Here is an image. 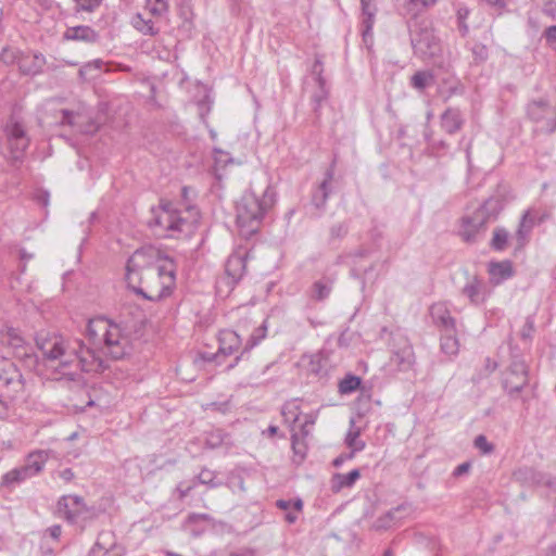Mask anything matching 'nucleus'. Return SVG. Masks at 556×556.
<instances>
[{
	"mask_svg": "<svg viewBox=\"0 0 556 556\" xmlns=\"http://www.w3.org/2000/svg\"><path fill=\"white\" fill-rule=\"evenodd\" d=\"M218 350L216 353H203L202 358L205 362H216L219 363L220 356H229L232 355L241 345V338L233 330H222L218 336Z\"/></svg>",
	"mask_w": 556,
	"mask_h": 556,
	"instance_id": "ddd939ff",
	"label": "nucleus"
},
{
	"mask_svg": "<svg viewBox=\"0 0 556 556\" xmlns=\"http://www.w3.org/2000/svg\"><path fill=\"white\" fill-rule=\"evenodd\" d=\"M527 113L533 122L541 125V130L548 132V123L553 117L554 109L545 99L530 102Z\"/></svg>",
	"mask_w": 556,
	"mask_h": 556,
	"instance_id": "dca6fc26",
	"label": "nucleus"
},
{
	"mask_svg": "<svg viewBox=\"0 0 556 556\" xmlns=\"http://www.w3.org/2000/svg\"><path fill=\"white\" fill-rule=\"evenodd\" d=\"M194 488H195V482H192V483H189L186 481L179 482L176 488V492L178 493V498L184 500Z\"/></svg>",
	"mask_w": 556,
	"mask_h": 556,
	"instance_id": "603ef678",
	"label": "nucleus"
},
{
	"mask_svg": "<svg viewBox=\"0 0 556 556\" xmlns=\"http://www.w3.org/2000/svg\"><path fill=\"white\" fill-rule=\"evenodd\" d=\"M361 478L359 469L355 468L348 473H333L330 480V488L333 493H339L343 489H351Z\"/></svg>",
	"mask_w": 556,
	"mask_h": 556,
	"instance_id": "393cba45",
	"label": "nucleus"
},
{
	"mask_svg": "<svg viewBox=\"0 0 556 556\" xmlns=\"http://www.w3.org/2000/svg\"><path fill=\"white\" fill-rule=\"evenodd\" d=\"M227 434L224 431L215 430L207 434L205 443L208 447L215 448L220 446L225 442Z\"/></svg>",
	"mask_w": 556,
	"mask_h": 556,
	"instance_id": "a18cd8bd",
	"label": "nucleus"
},
{
	"mask_svg": "<svg viewBox=\"0 0 556 556\" xmlns=\"http://www.w3.org/2000/svg\"><path fill=\"white\" fill-rule=\"evenodd\" d=\"M245 255L239 253L231 254L226 262L225 276L239 281L245 273Z\"/></svg>",
	"mask_w": 556,
	"mask_h": 556,
	"instance_id": "bb28decb",
	"label": "nucleus"
},
{
	"mask_svg": "<svg viewBox=\"0 0 556 556\" xmlns=\"http://www.w3.org/2000/svg\"><path fill=\"white\" fill-rule=\"evenodd\" d=\"M1 56L5 61H16L20 71L25 75L39 74L46 64V58L41 53L25 54L11 49H3Z\"/></svg>",
	"mask_w": 556,
	"mask_h": 556,
	"instance_id": "9b49d317",
	"label": "nucleus"
},
{
	"mask_svg": "<svg viewBox=\"0 0 556 556\" xmlns=\"http://www.w3.org/2000/svg\"><path fill=\"white\" fill-rule=\"evenodd\" d=\"M472 54L476 61L483 62L488 59V48L482 43H476L472 47Z\"/></svg>",
	"mask_w": 556,
	"mask_h": 556,
	"instance_id": "5fc2aeb1",
	"label": "nucleus"
},
{
	"mask_svg": "<svg viewBox=\"0 0 556 556\" xmlns=\"http://www.w3.org/2000/svg\"><path fill=\"white\" fill-rule=\"evenodd\" d=\"M64 38L67 40L92 41L96 39V33L89 26H75L66 29Z\"/></svg>",
	"mask_w": 556,
	"mask_h": 556,
	"instance_id": "72a5a7b5",
	"label": "nucleus"
},
{
	"mask_svg": "<svg viewBox=\"0 0 556 556\" xmlns=\"http://www.w3.org/2000/svg\"><path fill=\"white\" fill-rule=\"evenodd\" d=\"M313 74L315 75V80L318 84V86H323L325 81V78L323 76L324 67L323 62L319 59H316L313 64Z\"/></svg>",
	"mask_w": 556,
	"mask_h": 556,
	"instance_id": "864d4df0",
	"label": "nucleus"
},
{
	"mask_svg": "<svg viewBox=\"0 0 556 556\" xmlns=\"http://www.w3.org/2000/svg\"><path fill=\"white\" fill-rule=\"evenodd\" d=\"M274 192L267 187L262 197L247 191L237 203V225L245 237L255 233L267 212L274 205Z\"/></svg>",
	"mask_w": 556,
	"mask_h": 556,
	"instance_id": "39448f33",
	"label": "nucleus"
},
{
	"mask_svg": "<svg viewBox=\"0 0 556 556\" xmlns=\"http://www.w3.org/2000/svg\"><path fill=\"white\" fill-rule=\"evenodd\" d=\"M528 384V369L522 361H515L509 366L505 378L504 389L509 395L518 394Z\"/></svg>",
	"mask_w": 556,
	"mask_h": 556,
	"instance_id": "4468645a",
	"label": "nucleus"
},
{
	"mask_svg": "<svg viewBox=\"0 0 556 556\" xmlns=\"http://www.w3.org/2000/svg\"><path fill=\"white\" fill-rule=\"evenodd\" d=\"M361 429L355 427L354 419L350 420V429L345 435V444L353 452L358 453L362 452L366 444L363 440L359 439Z\"/></svg>",
	"mask_w": 556,
	"mask_h": 556,
	"instance_id": "473e14b6",
	"label": "nucleus"
},
{
	"mask_svg": "<svg viewBox=\"0 0 556 556\" xmlns=\"http://www.w3.org/2000/svg\"><path fill=\"white\" fill-rule=\"evenodd\" d=\"M511 238L513 237L506 228L496 227L493 230L490 248L495 252H503L508 248L509 243L511 244Z\"/></svg>",
	"mask_w": 556,
	"mask_h": 556,
	"instance_id": "7c9ffc66",
	"label": "nucleus"
},
{
	"mask_svg": "<svg viewBox=\"0 0 556 556\" xmlns=\"http://www.w3.org/2000/svg\"><path fill=\"white\" fill-rule=\"evenodd\" d=\"M61 113H62L61 124H63V125H71V126L77 125L78 126L79 122L84 118V116L81 114H76L68 110H62Z\"/></svg>",
	"mask_w": 556,
	"mask_h": 556,
	"instance_id": "de8ad7c7",
	"label": "nucleus"
},
{
	"mask_svg": "<svg viewBox=\"0 0 556 556\" xmlns=\"http://www.w3.org/2000/svg\"><path fill=\"white\" fill-rule=\"evenodd\" d=\"M377 12L376 2H362L361 33L365 43L372 40V27Z\"/></svg>",
	"mask_w": 556,
	"mask_h": 556,
	"instance_id": "4be33fe9",
	"label": "nucleus"
},
{
	"mask_svg": "<svg viewBox=\"0 0 556 556\" xmlns=\"http://www.w3.org/2000/svg\"><path fill=\"white\" fill-rule=\"evenodd\" d=\"M125 548L116 541L112 531H101L88 556H124Z\"/></svg>",
	"mask_w": 556,
	"mask_h": 556,
	"instance_id": "2eb2a0df",
	"label": "nucleus"
},
{
	"mask_svg": "<svg viewBox=\"0 0 556 556\" xmlns=\"http://www.w3.org/2000/svg\"><path fill=\"white\" fill-rule=\"evenodd\" d=\"M101 2H87V4H83L81 7L77 8L76 11H93Z\"/></svg>",
	"mask_w": 556,
	"mask_h": 556,
	"instance_id": "774afa93",
	"label": "nucleus"
},
{
	"mask_svg": "<svg viewBox=\"0 0 556 556\" xmlns=\"http://www.w3.org/2000/svg\"><path fill=\"white\" fill-rule=\"evenodd\" d=\"M544 38L546 43L553 48H555L556 43V25L549 26L544 31Z\"/></svg>",
	"mask_w": 556,
	"mask_h": 556,
	"instance_id": "6e6d98bb",
	"label": "nucleus"
},
{
	"mask_svg": "<svg viewBox=\"0 0 556 556\" xmlns=\"http://www.w3.org/2000/svg\"><path fill=\"white\" fill-rule=\"evenodd\" d=\"M267 331H268V323H267V319H265L261 326H258L257 328H255L253 330V332L251 333L249 340L247 341V343L243 348L241 355L243 353L250 352L252 349L257 346L267 337Z\"/></svg>",
	"mask_w": 556,
	"mask_h": 556,
	"instance_id": "f704fd0d",
	"label": "nucleus"
},
{
	"mask_svg": "<svg viewBox=\"0 0 556 556\" xmlns=\"http://www.w3.org/2000/svg\"><path fill=\"white\" fill-rule=\"evenodd\" d=\"M466 281L460 294L473 306H482L491 296V289L484 279L476 274L465 273Z\"/></svg>",
	"mask_w": 556,
	"mask_h": 556,
	"instance_id": "9d476101",
	"label": "nucleus"
},
{
	"mask_svg": "<svg viewBox=\"0 0 556 556\" xmlns=\"http://www.w3.org/2000/svg\"><path fill=\"white\" fill-rule=\"evenodd\" d=\"M543 13L551 16L553 20H556V2H545Z\"/></svg>",
	"mask_w": 556,
	"mask_h": 556,
	"instance_id": "bf43d9fd",
	"label": "nucleus"
},
{
	"mask_svg": "<svg viewBox=\"0 0 556 556\" xmlns=\"http://www.w3.org/2000/svg\"><path fill=\"white\" fill-rule=\"evenodd\" d=\"M58 477L68 483L75 478V475L71 468H64L58 471Z\"/></svg>",
	"mask_w": 556,
	"mask_h": 556,
	"instance_id": "13d9d810",
	"label": "nucleus"
},
{
	"mask_svg": "<svg viewBox=\"0 0 556 556\" xmlns=\"http://www.w3.org/2000/svg\"><path fill=\"white\" fill-rule=\"evenodd\" d=\"M237 282L238 281H235V279H231L225 275L219 277L215 283L216 295L222 299L227 298L235 289Z\"/></svg>",
	"mask_w": 556,
	"mask_h": 556,
	"instance_id": "58836bf2",
	"label": "nucleus"
},
{
	"mask_svg": "<svg viewBox=\"0 0 556 556\" xmlns=\"http://www.w3.org/2000/svg\"><path fill=\"white\" fill-rule=\"evenodd\" d=\"M211 517L207 514H190L184 522V529L193 536H200L204 531V522H210Z\"/></svg>",
	"mask_w": 556,
	"mask_h": 556,
	"instance_id": "c85d7f7f",
	"label": "nucleus"
},
{
	"mask_svg": "<svg viewBox=\"0 0 556 556\" xmlns=\"http://www.w3.org/2000/svg\"><path fill=\"white\" fill-rule=\"evenodd\" d=\"M440 119L442 129L448 135L456 134L465 124L464 115L457 108H447Z\"/></svg>",
	"mask_w": 556,
	"mask_h": 556,
	"instance_id": "5701e85b",
	"label": "nucleus"
},
{
	"mask_svg": "<svg viewBox=\"0 0 556 556\" xmlns=\"http://www.w3.org/2000/svg\"><path fill=\"white\" fill-rule=\"evenodd\" d=\"M534 226V217L531 215V211H526L520 220L515 235L511 238V245L514 247L515 253L525 249L530 240V235Z\"/></svg>",
	"mask_w": 556,
	"mask_h": 556,
	"instance_id": "f3484780",
	"label": "nucleus"
},
{
	"mask_svg": "<svg viewBox=\"0 0 556 556\" xmlns=\"http://www.w3.org/2000/svg\"><path fill=\"white\" fill-rule=\"evenodd\" d=\"M49 193L46 192V191H40L38 194H37V199L39 201V203H41L43 206H47L49 204Z\"/></svg>",
	"mask_w": 556,
	"mask_h": 556,
	"instance_id": "338daca9",
	"label": "nucleus"
},
{
	"mask_svg": "<svg viewBox=\"0 0 556 556\" xmlns=\"http://www.w3.org/2000/svg\"><path fill=\"white\" fill-rule=\"evenodd\" d=\"M87 336L93 345L100 346L113 359H121L131 351L129 337L123 332L119 325L105 317L90 319Z\"/></svg>",
	"mask_w": 556,
	"mask_h": 556,
	"instance_id": "7ed1b4c3",
	"label": "nucleus"
},
{
	"mask_svg": "<svg viewBox=\"0 0 556 556\" xmlns=\"http://www.w3.org/2000/svg\"><path fill=\"white\" fill-rule=\"evenodd\" d=\"M47 531H48L49 535H50L52 539H54V540H59V538H60V536H61V534H62V528H61V526H59V525H54V526H52V527L48 528V530H47Z\"/></svg>",
	"mask_w": 556,
	"mask_h": 556,
	"instance_id": "680f3d73",
	"label": "nucleus"
},
{
	"mask_svg": "<svg viewBox=\"0 0 556 556\" xmlns=\"http://www.w3.org/2000/svg\"><path fill=\"white\" fill-rule=\"evenodd\" d=\"M332 289L331 281L318 280L312 286V298L316 301H323L330 295Z\"/></svg>",
	"mask_w": 556,
	"mask_h": 556,
	"instance_id": "a19ab883",
	"label": "nucleus"
},
{
	"mask_svg": "<svg viewBox=\"0 0 556 556\" xmlns=\"http://www.w3.org/2000/svg\"><path fill=\"white\" fill-rule=\"evenodd\" d=\"M489 282L496 287L515 275L513 262L509 260L491 261L488 264Z\"/></svg>",
	"mask_w": 556,
	"mask_h": 556,
	"instance_id": "a211bd4d",
	"label": "nucleus"
},
{
	"mask_svg": "<svg viewBox=\"0 0 556 556\" xmlns=\"http://www.w3.org/2000/svg\"><path fill=\"white\" fill-rule=\"evenodd\" d=\"M291 444L294 455L299 458V462L303 460L306 456L307 446L304 439H300L298 433H292Z\"/></svg>",
	"mask_w": 556,
	"mask_h": 556,
	"instance_id": "37998d69",
	"label": "nucleus"
},
{
	"mask_svg": "<svg viewBox=\"0 0 556 556\" xmlns=\"http://www.w3.org/2000/svg\"><path fill=\"white\" fill-rule=\"evenodd\" d=\"M328 91L326 89V83H324L323 86H319L318 92H316L312 100L314 102V111H318V109L321 106L323 102L327 99Z\"/></svg>",
	"mask_w": 556,
	"mask_h": 556,
	"instance_id": "3c124183",
	"label": "nucleus"
},
{
	"mask_svg": "<svg viewBox=\"0 0 556 556\" xmlns=\"http://www.w3.org/2000/svg\"><path fill=\"white\" fill-rule=\"evenodd\" d=\"M503 208V200L498 197H491L475 213L481 216L484 223L488 224L491 220H495Z\"/></svg>",
	"mask_w": 556,
	"mask_h": 556,
	"instance_id": "a878e982",
	"label": "nucleus"
},
{
	"mask_svg": "<svg viewBox=\"0 0 556 556\" xmlns=\"http://www.w3.org/2000/svg\"><path fill=\"white\" fill-rule=\"evenodd\" d=\"M33 478L27 467L23 464L22 466L15 467L3 475L2 484L7 486H13L27 479Z\"/></svg>",
	"mask_w": 556,
	"mask_h": 556,
	"instance_id": "2f4dec72",
	"label": "nucleus"
},
{
	"mask_svg": "<svg viewBox=\"0 0 556 556\" xmlns=\"http://www.w3.org/2000/svg\"><path fill=\"white\" fill-rule=\"evenodd\" d=\"M389 365L399 371H408L415 364V353L409 340L401 334L392 336Z\"/></svg>",
	"mask_w": 556,
	"mask_h": 556,
	"instance_id": "1a4fd4ad",
	"label": "nucleus"
},
{
	"mask_svg": "<svg viewBox=\"0 0 556 556\" xmlns=\"http://www.w3.org/2000/svg\"><path fill=\"white\" fill-rule=\"evenodd\" d=\"M5 134L12 157L20 160L29 144L24 126L16 121L10 119L5 125Z\"/></svg>",
	"mask_w": 556,
	"mask_h": 556,
	"instance_id": "f8f14e48",
	"label": "nucleus"
},
{
	"mask_svg": "<svg viewBox=\"0 0 556 556\" xmlns=\"http://www.w3.org/2000/svg\"><path fill=\"white\" fill-rule=\"evenodd\" d=\"M429 2H415V1H412V2H406L407 4V12H410L413 10H415V8H419L418 10L420 9H424L427 7Z\"/></svg>",
	"mask_w": 556,
	"mask_h": 556,
	"instance_id": "69168bd1",
	"label": "nucleus"
},
{
	"mask_svg": "<svg viewBox=\"0 0 556 556\" xmlns=\"http://www.w3.org/2000/svg\"><path fill=\"white\" fill-rule=\"evenodd\" d=\"M58 513L68 523L76 525L84 529L89 521L96 518L93 507H88L79 495H63L59 498Z\"/></svg>",
	"mask_w": 556,
	"mask_h": 556,
	"instance_id": "6e6552de",
	"label": "nucleus"
},
{
	"mask_svg": "<svg viewBox=\"0 0 556 556\" xmlns=\"http://www.w3.org/2000/svg\"><path fill=\"white\" fill-rule=\"evenodd\" d=\"M276 506L287 513L286 521L288 523H294L298 520V513L303 508V501L300 497L294 500H278Z\"/></svg>",
	"mask_w": 556,
	"mask_h": 556,
	"instance_id": "c756f323",
	"label": "nucleus"
},
{
	"mask_svg": "<svg viewBox=\"0 0 556 556\" xmlns=\"http://www.w3.org/2000/svg\"><path fill=\"white\" fill-rule=\"evenodd\" d=\"M300 407L296 401H289L283 404L281 415L283 420L290 426H294L300 419Z\"/></svg>",
	"mask_w": 556,
	"mask_h": 556,
	"instance_id": "e433bc0d",
	"label": "nucleus"
},
{
	"mask_svg": "<svg viewBox=\"0 0 556 556\" xmlns=\"http://www.w3.org/2000/svg\"><path fill=\"white\" fill-rule=\"evenodd\" d=\"M469 10L465 7H459L457 9V22H458V29L463 37H466L469 33V27L465 23L466 18L468 17Z\"/></svg>",
	"mask_w": 556,
	"mask_h": 556,
	"instance_id": "49530a36",
	"label": "nucleus"
},
{
	"mask_svg": "<svg viewBox=\"0 0 556 556\" xmlns=\"http://www.w3.org/2000/svg\"><path fill=\"white\" fill-rule=\"evenodd\" d=\"M197 479H198L199 483L205 484V485H207L210 488H217V486H219L222 484L219 481H216V473H215V471H212V470H208V469L201 470V472L199 473Z\"/></svg>",
	"mask_w": 556,
	"mask_h": 556,
	"instance_id": "c03bdc74",
	"label": "nucleus"
},
{
	"mask_svg": "<svg viewBox=\"0 0 556 556\" xmlns=\"http://www.w3.org/2000/svg\"><path fill=\"white\" fill-rule=\"evenodd\" d=\"M49 455L50 452L45 450H36L27 455L24 465L33 477L43 470L46 463L49 459Z\"/></svg>",
	"mask_w": 556,
	"mask_h": 556,
	"instance_id": "cd10ccee",
	"label": "nucleus"
},
{
	"mask_svg": "<svg viewBox=\"0 0 556 556\" xmlns=\"http://www.w3.org/2000/svg\"><path fill=\"white\" fill-rule=\"evenodd\" d=\"M132 25L136 29H138L139 31H141L144 35H154L155 34L153 22L151 20H144L141 16V14H137L132 18Z\"/></svg>",
	"mask_w": 556,
	"mask_h": 556,
	"instance_id": "79ce46f5",
	"label": "nucleus"
},
{
	"mask_svg": "<svg viewBox=\"0 0 556 556\" xmlns=\"http://www.w3.org/2000/svg\"><path fill=\"white\" fill-rule=\"evenodd\" d=\"M405 509V505H399L386 511L374 521L372 528L377 531H386L399 526L403 518L401 513Z\"/></svg>",
	"mask_w": 556,
	"mask_h": 556,
	"instance_id": "b1692460",
	"label": "nucleus"
},
{
	"mask_svg": "<svg viewBox=\"0 0 556 556\" xmlns=\"http://www.w3.org/2000/svg\"><path fill=\"white\" fill-rule=\"evenodd\" d=\"M149 4H152L149 7V10L153 14H160L164 11H166V2H148Z\"/></svg>",
	"mask_w": 556,
	"mask_h": 556,
	"instance_id": "052dcab7",
	"label": "nucleus"
},
{
	"mask_svg": "<svg viewBox=\"0 0 556 556\" xmlns=\"http://www.w3.org/2000/svg\"><path fill=\"white\" fill-rule=\"evenodd\" d=\"M469 468H470L469 463H463L455 468L454 476L459 477V476L464 475L465 472H467L469 470Z\"/></svg>",
	"mask_w": 556,
	"mask_h": 556,
	"instance_id": "0e129e2a",
	"label": "nucleus"
},
{
	"mask_svg": "<svg viewBox=\"0 0 556 556\" xmlns=\"http://www.w3.org/2000/svg\"><path fill=\"white\" fill-rule=\"evenodd\" d=\"M374 252L372 249L361 248L354 254L350 255L353 258L366 257Z\"/></svg>",
	"mask_w": 556,
	"mask_h": 556,
	"instance_id": "e2e57ef3",
	"label": "nucleus"
},
{
	"mask_svg": "<svg viewBox=\"0 0 556 556\" xmlns=\"http://www.w3.org/2000/svg\"><path fill=\"white\" fill-rule=\"evenodd\" d=\"M194 194V190L187 186H184L180 190L181 206L189 216H184L182 210L173 208L168 204L162 206L155 215L154 225L166 231V236L168 237H175L177 233L190 231L199 217V212L191 204Z\"/></svg>",
	"mask_w": 556,
	"mask_h": 556,
	"instance_id": "20e7f679",
	"label": "nucleus"
},
{
	"mask_svg": "<svg viewBox=\"0 0 556 556\" xmlns=\"http://www.w3.org/2000/svg\"><path fill=\"white\" fill-rule=\"evenodd\" d=\"M430 316L435 326L443 331H455V319L445 302H438L430 306Z\"/></svg>",
	"mask_w": 556,
	"mask_h": 556,
	"instance_id": "aec40b11",
	"label": "nucleus"
},
{
	"mask_svg": "<svg viewBox=\"0 0 556 556\" xmlns=\"http://www.w3.org/2000/svg\"><path fill=\"white\" fill-rule=\"evenodd\" d=\"M433 81L434 76L431 72L418 71L412 76L410 85L413 88L421 91L427 87L431 86Z\"/></svg>",
	"mask_w": 556,
	"mask_h": 556,
	"instance_id": "4c0bfd02",
	"label": "nucleus"
},
{
	"mask_svg": "<svg viewBox=\"0 0 556 556\" xmlns=\"http://www.w3.org/2000/svg\"><path fill=\"white\" fill-rule=\"evenodd\" d=\"M36 345L41 354L43 366L51 374L52 380H74L76 369L86 372L100 374L108 368L106 361L90 348L85 346L79 339H65L55 333L39 332Z\"/></svg>",
	"mask_w": 556,
	"mask_h": 556,
	"instance_id": "f257e3e1",
	"label": "nucleus"
},
{
	"mask_svg": "<svg viewBox=\"0 0 556 556\" xmlns=\"http://www.w3.org/2000/svg\"><path fill=\"white\" fill-rule=\"evenodd\" d=\"M410 41L416 55L422 60H433L441 53V41L429 20L415 15L408 21Z\"/></svg>",
	"mask_w": 556,
	"mask_h": 556,
	"instance_id": "423d86ee",
	"label": "nucleus"
},
{
	"mask_svg": "<svg viewBox=\"0 0 556 556\" xmlns=\"http://www.w3.org/2000/svg\"><path fill=\"white\" fill-rule=\"evenodd\" d=\"M334 166L336 162L333 161L329 168L325 172L323 181L319 184V186L312 195V203L318 210L325 208L327 201L331 194V182L334 178Z\"/></svg>",
	"mask_w": 556,
	"mask_h": 556,
	"instance_id": "6ab92c4d",
	"label": "nucleus"
},
{
	"mask_svg": "<svg viewBox=\"0 0 556 556\" xmlns=\"http://www.w3.org/2000/svg\"><path fill=\"white\" fill-rule=\"evenodd\" d=\"M473 445L476 448L481 451L482 454H485V455L492 453L494 450L493 444L490 443L488 441L486 437L483 434H479L478 437H476V439L473 441Z\"/></svg>",
	"mask_w": 556,
	"mask_h": 556,
	"instance_id": "09e8293b",
	"label": "nucleus"
},
{
	"mask_svg": "<svg viewBox=\"0 0 556 556\" xmlns=\"http://www.w3.org/2000/svg\"><path fill=\"white\" fill-rule=\"evenodd\" d=\"M441 351L450 356H455L459 351V342L455 336V331H444L441 337Z\"/></svg>",
	"mask_w": 556,
	"mask_h": 556,
	"instance_id": "c9c22d12",
	"label": "nucleus"
},
{
	"mask_svg": "<svg viewBox=\"0 0 556 556\" xmlns=\"http://www.w3.org/2000/svg\"><path fill=\"white\" fill-rule=\"evenodd\" d=\"M484 219L473 213L471 216H464L460 222L459 236L466 242H473L477 235L485 227Z\"/></svg>",
	"mask_w": 556,
	"mask_h": 556,
	"instance_id": "412c9836",
	"label": "nucleus"
},
{
	"mask_svg": "<svg viewBox=\"0 0 556 556\" xmlns=\"http://www.w3.org/2000/svg\"><path fill=\"white\" fill-rule=\"evenodd\" d=\"M23 391L22 374L12 361L0 355V418L8 416L12 402Z\"/></svg>",
	"mask_w": 556,
	"mask_h": 556,
	"instance_id": "0eeeda50",
	"label": "nucleus"
},
{
	"mask_svg": "<svg viewBox=\"0 0 556 556\" xmlns=\"http://www.w3.org/2000/svg\"><path fill=\"white\" fill-rule=\"evenodd\" d=\"M129 289L143 299L155 302L169 296L176 286V264L154 248L136 250L126 265Z\"/></svg>",
	"mask_w": 556,
	"mask_h": 556,
	"instance_id": "f03ea898",
	"label": "nucleus"
},
{
	"mask_svg": "<svg viewBox=\"0 0 556 556\" xmlns=\"http://www.w3.org/2000/svg\"><path fill=\"white\" fill-rule=\"evenodd\" d=\"M362 383V379L355 375L348 374L339 382V392L341 394H351L355 392Z\"/></svg>",
	"mask_w": 556,
	"mask_h": 556,
	"instance_id": "ea45409f",
	"label": "nucleus"
},
{
	"mask_svg": "<svg viewBox=\"0 0 556 556\" xmlns=\"http://www.w3.org/2000/svg\"><path fill=\"white\" fill-rule=\"evenodd\" d=\"M348 232H349V225L345 222L334 224L330 228L331 239H342L348 235Z\"/></svg>",
	"mask_w": 556,
	"mask_h": 556,
	"instance_id": "8fccbe9b",
	"label": "nucleus"
},
{
	"mask_svg": "<svg viewBox=\"0 0 556 556\" xmlns=\"http://www.w3.org/2000/svg\"><path fill=\"white\" fill-rule=\"evenodd\" d=\"M356 453H353L352 451L348 454H341L338 457H336L332 462V465L334 467L342 466L346 460L352 459L355 456Z\"/></svg>",
	"mask_w": 556,
	"mask_h": 556,
	"instance_id": "4d7b16f0",
	"label": "nucleus"
}]
</instances>
